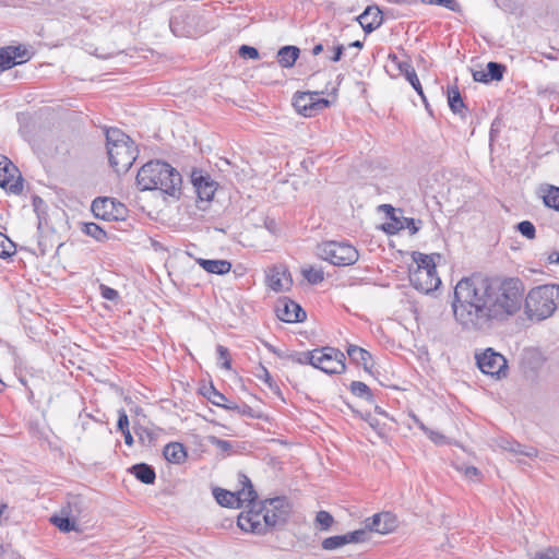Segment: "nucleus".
Listing matches in <instances>:
<instances>
[{
  "label": "nucleus",
  "instance_id": "obj_1",
  "mask_svg": "<svg viewBox=\"0 0 559 559\" xmlns=\"http://www.w3.org/2000/svg\"><path fill=\"white\" fill-rule=\"evenodd\" d=\"M524 305L530 320L543 321L559 306V285L533 287L524 298V285L515 277L490 283L463 277L454 287L451 304L455 322L466 332H489L514 317Z\"/></svg>",
  "mask_w": 559,
  "mask_h": 559
},
{
  "label": "nucleus",
  "instance_id": "obj_2",
  "mask_svg": "<svg viewBox=\"0 0 559 559\" xmlns=\"http://www.w3.org/2000/svg\"><path fill=\"white\" fill-rule=\"evenodd\" d=\"M292 506L287 498L276 497L261 502L258 510L249 509L238 515L237 524L243 532L265 535L271 530L284 526L289 519Z\"/></svg>",
  "mask_w": 559,
  "mask_h": 559
},
{
  "label": "nucleus",
  "instance_id": "obj_3",
  "mask_svg": "<svg viewBox=\"0 0 559 559\" xmlns=\"http://www.w3.org/2000/svg\"><path fill=\"white\" fill-rule=\"evenodd\" d=\"M182 179L169 164L151 160L143 165L136 175V186L141 191L159 190L170 197H177Z\"/></svg>",
  "mask_w": 559,
  "mask_h": 559
},
{
  "label": "nucleus",
  "instance_id": "obj_4",
  "mask_svg": "<svg viewBox=\"0 0 559 559\" xmlns=\"http://www.w3.org/2000/svg\"><path fill=\"white\" fill-rule=\"evenodd\" d=\"M105 136L110 166L117 174L127 173L139 154L134 141L118 128H107Z\"/></svg>",
  "mask_w": 559,
  "mask_h": 559
},
{
  "label": "nucleus",
  "instance_id": "obj_5",
  "mask_svg": "<svg viewBox=\"0 0 559 559\" xmlns=\"http://www.w3.org/2000/svg\"><path fill=\"white\" fill-rule=\"evenodd\" d=\"M318 255L337 266L352 265L359 258L355 247L337 241H328L318 246Z\"/></svg>",
  "mask_w": 559,
  "mask_h": 559
},
{
  "label": "nucleus",
  "instance_id": "obj_6",
  "mask_svg": "<svg viewBox=\"0 0 559 559\" xmlns=\"http://www.w3.org/2000/svg\"><path fill=\"white\" fill-rule=\"evenodd\" d=\"M314 368L329 374H340L345 371V355L337 348L325 346L316 348Z\"/></svg>",
  "mask_w": 559,
  "mask_h": 559
},
{
  "label": "nucleus",
  "instance_id": "obj_7",
  "mask_svg": "<svg viewBox=\"0 0 559 559\" xmlns=\"http://www.w3.org/2000/svg\"><path fill=\"white\" fill-rule=\"evenodd\" d=\"M329 93L328 85L314 92H298L294 96L293 105L295 109L305 117H311L317 111L329 107L330 102L325 98H320L319 95Z\"/></svg>",
  "mask_w": 559,
  "mask_h": 559
},
{
  "label": "nucleus",
  "instance_id": "obj_8",
  "mask_svg": "<svg viewBox=\"0 0 559 559\" xmlns=\"http://www.w3.org/2000/svg\"><path fill=\"white\" fill-rule=\"evenodd\" d=\"M478 368L483 373L500 378L506 376L507 359L492 348H487L484 353L476 355Z\"/></svg>",
  "mask_w": 559,
  "mask_h": 559
},
{
  "label": "nucleus",
  "instance_id": "obj_9",
  "mask_svg": "<svg viewBox=\"0 0 559 559\" xmlns=\"http://www.w3.org/2000/svg\"><path fill=\"white\" fill-rule=\"evenodd\" d=\"M0 187L14 194L23 190V179L17 167L5 156H0Z\"/></svg>",
  "mask_w": 559,
  "mask_h": 559
},
{
  "label": "nucleus",
  "instance_id": "obj_10",
  "mask_svg": "<svg viewBox=\"0 0 559 559\" xmlns=\"http://www.w3.org/2000/svg\"><path fill=\"white\" fill-rule=\"evenodd\" d=\"M92 212L96 217L106 221H117L126 213L123 204L110 198H98L92 203Z\"/></svg>",
  "mask_w": 559,
  "mask_h": 559
},
{
  "label": "nucleus",
  "instance_id": "obj_11",
  "mask_svg": "<svg viewBox=\"0 0 559 559\" xmlns=\"http://www.w3.org/2000/svg\"><path fill=\"white\" fill-rule=\"evenodd\" d=\"M409 282L415 289L425 294L436 290L441 284L437 271H431L429 269H409Z\"/></svg>",
  "mask_w": 559,
  "mask_h": 559
},
{
  "label": "nucleus",
  "instance_id": "obj_12",
  "mask_svg": "<svg viewBox=\"0 0 559 559\" xmlns=\"http://www.w3.org/2000/svg\"><path fill=\"white\" fill-rule=\"evenodd\" d=\"M275 312L281 321L287 323L301 322L306 318L305 310L288 298H282L277 301Z\"/></svg>",
  "mask_w": 559,
  "mask_h": 559
},
{
  "label": "nucleus",
  "instance_id": "obj_13",
  "mask_svg": "<svg viewBox=\"0 0 559 559\" xmlns=\"http://www.w3.org/2000/svg\"><path fill=\"white\" fill-rule=\"evenodd\" d=\"M366 527L370 532L389 534L397 527V519L391 512H381L366 520Z\"/></svg>",
  "mask_w": 559,
  "mask_h": 559
},
{
  "label": "nucleus",
  "instance_id": "obj_14",
  "mask_svg": "<svg viewBox=\"0 0 559 559\" xmlns=\"http://www.w3.org/2000/svg\"><path fill=\"white\" fill-rule=\"evenodd\" d=\"M191 181L195 188L198 199L201 202H209L213 199L216 191V183L210 176L203 175L202 171H193Z\"/></svg>",
  "mask_w": 559,
  "mask_h": 559
},
{
  "label": "nucleus",
  "instance_id": "obj_15",
  "mask_svg": "<svg viewBox=\"0 0 559 559\" xmlns=\"http://www.w3.org/2000/svg\"><path fill=\"white\" fill-rule=\"evenodd\" d=\"M362 29L369 34L379 28L383 22L382 11L377 5H368L365 11L356 17Z\"/></svg>",
  "mask_w": 559,
  "mask_h": 559
},
{
  "label": "nucleus",
  "instance_id": "obj_16",
  "mask_svg": "<svg viewBox=\"0 0 559 559\" xmlns=\"http://www.w3.org/2000/svg\"><path fill=\"white\" fill-rule=\"evenodd\" d=\"M266 278L269 287L275 292L286 290L293 283L290 274L282 265L271 267Z\"/></svg>",
  "mask_w": 559,
  "mask_h": 559
},
{
  "label": "nucleus",
  "instance_id": "obj_17",
  "mask_svg": "<svg viewBox=\"0 0 559 559\" xmlns=\"http://www.w3.org/2000/svg\"><path fill=\"white\" fill-rule=\"evenodd\" d=\"M240 483L242 484V488L235 492L239 508L242 507L243 503H248L250 509L258 510L261 507V502L257 503L258 493L254 490L251 480L246 475L241 474Z\"/></svg>",
  "mask_w": 559,
  "mask_h": 559
},
{
  "label": "nucleus",
  "instance_id": "obj_18",
  "mask_svg": "<svg viewBox=\"0 0 559 559\" xmlns=\"http://www.w3.org/2000/svg\"><path fill=\"white\" fill-rule=\"evenodd\" d=\"M347 355L349 357V359L357 364V365H361L364 367V369L368 372L371 371V368H372V364H371V360H372V357H371V354L364 349L362 347H359L357 345H348L347 349Z\"/></svg>",
  "mask_w": 559,
  "mask_h": 559
},
{
  "label": "nucleus",
  "instance_id": "obj_19",
  "mask_svg": "<svg viewBox=\"0 0 559 559\" xmlns=\"http://www.w3.org/2000/svg\"><path fill=\"white\" fill-rule=\"evenodd\" d=\"M164 457L174 464H181L187 457L185 447L179 442L168 443L163 451Z\"/></svg>",
  "mask_w": 559,
  "mask_h": 559
},
{
  "label": "nucleus",
  "instance_id": "obj_20",
  "mask_svg": "<svg viewBox=\"0 0 559 559\" xmlns=\"http://www.w3.org/2000/svg\"><path fill=\"white\" fill-rule=\"evenodd\" d=\"M130 473L135 476L141 483L151 485L155 481L156 474L154 468L146 463H139L133 465Z\"/></svg>",
  "mask_w": 559,
  "mask_h": 559
},
{
  "label": "nucleus",
  "instance_id": "obj_21",
  "mask_svg": "<svg viewBox=\"0 0 559 559\" xmlns=\"http://www.w3.org/2000/svg\"><path fill=\"white\" fill-rule=\"evenodd\" d=\"M198 263L209 273L223 275L230 271L231 263L227 260L199 259Z\"/></svg>",
  "mask_w": 559,
  "mask_h": 559
},
{
  "label": "nucleus",
  "instance_id": "obj_22",
  "mask_svg": "<svg viewBox=\"0 0 559 559\" xmlns=\"http://www.w3.org/2000/svg\"><path fill=\"white\" fill-rule=\"evenodd\" d=\"M300 50L296 46H284L277 51V62L283 68L294 67Z\"/></svg>",
  "mask_w": 559,
  "mask_h": 559
},
{
  "label": "nucleus",
  "instance_id": "obj_23",
  "mask_svg": "<svg viewBox=\"0 0 559 559\" xmlns=\"http://www.w3.org/2000/svg\"><path fill=\"white\" fill-rule=\"evenodd\" d=\"M213 496L216 500V502L226 508H239V503H237L236 493L222 489V488H214L213 489Z\"/></svg>",
  "mask_w": 559,
  "mask_h": 559
},
{
  "label": "nucleus",
  "instance_id": "obj_24",
  "mask_svg": "<svg viewBox=\"0 0 559 559\" xmlns=\"http://www.w3.org/2000/svg\"><path fill=\"white\" fill-rule=\"evenodd\" d=\"M413 260L415 262V266L411 267V270H436V263L432 255H428L421 252H413Z\"/></svg>",
  "mask_w": 559,
  "mask_h": 559
},
{
  "label": "nucleus",
  "instance_id": "obj_25",
  "mask_svg": "<svg viewBox=\"0 0 559 559\" xmlns=\"http://www.w3.org/2000/svg\"><path fill=\"white\" fill-rule=\"evenodd\" d=\"M117 428L122 432L126 444L132 445L133 437L129 428V418L124 409L118 411Z\"/></svg>",
  "mask_w": 559,
  "mask_h": 559
},
{
  "label": "nucleus",
  "instance_id": "obj_26",
  "mask_svg": "<svg viewBox=\"0 0 559 559\" xmlns=\"http://www.w3.org/2000/svg\"><path fill=\"white\" fill-rule=\"evenodd\" d=\"M404 73H405V78L406 80L409 82V84L414 87V90L418 93V95L421 97L426 108H428V103H427V99H426V96L424 94V91H423V87H421V84L419 82V79L414 70V68H412L411 66L406 64V68L404 70Z\"/></svg>",
  "mask_w": 559,
  "mask_h": 559
},
{
  "label": "nucleus",
  "instance_id": "obj_27",
  "mask_svg": "<svg viewBox=\"0 0 559 559\" xmlns=\"http://www.w3.org/2000/svg\"><path fill=\"white\" fill-rule=\"evenodd\" d=\"M16 64H21V61H14V50L11 49V46L0 48V72Z\"/></svg>",
  "mask_w": 559,
  "mask_h": 559
},
{
  "label": "nucleus",
  "instance_id": "obj_28",
  "mask_svg": "<svg viewBox=\"0 0 559 559\" xmlns=\"http://www.w3.org/2000/svg\"><path fill=\"white\" fill-rule=\"evenodd\" d=\"M448 103H449L451 110L454 114H461L462 109L465 107L464 102L461 97L460 91L456 86L449 88Z\"/></svg>",
  "mask_w": 559,
  "mask_h": 559
},
{
  "label": "nucleus",
  "instance_id": "obj_29",
  "mask_svg": "<svg viewBox=\"0 0 559 559\" xmlns=\"http://www.w3.org/2000/svg\"><path fill=\"white\" fill-rule=\"evenodd\" d=\"M504 450L516 453V454H523L528 457H533L537 455V450L535 448H526L522 444L515 442V441H506L504 444L501 445Z\"/></svg>",
  "mask_w": 559,
  "mask_h": 559
},
{
  "label": "nucleus",
  "instance_id": "obj_30",
  "mask_svg": "<svg viewBox=\"0 0 559 559\" xmlns=\"http://www.w3.org/2000/svg\"><path fill=\"white\" fill-rule=\"evenodd\" d=\"M543 200L546 206L552 207L559 212V188L555 186H548Z\"/></svg>",
  "mask_w": 559,
  "mask_h": 559
},
{
  "label": "nucleus",
  "instance_id": "obj_31",
  "mask_svg": "<svg viewBox=\"0 0 559 559\" xmlns=\"http://www.w3.org/2000/svg\"><path fill=\"white\" fill-rule=\"evenodd\" d=\"M51 522L63 533H69L76 528L75 521L72 520L69 514L64 516L55 515L51 518Z\"/></svg>",
  "mask_w": 559,
  "mask_h": 559
},
{
  "label": "nucleus",
  "instance_id": "obj_32",
  "mask_svg": "<svg viewBox=\"0 0 559 559\" xmlns=\"http://www.w3.org/2000/svg\"><path fill=\"white\" fill-rule=\"evenodd\" d=\"M345 545H347V539H346L345 534L326 537L322 540V544H321V546L324 550H334V549H337Z\"/></svg>",
  "mask_w": 559,
  "mask_h": 559
},
{
  "label": "nucleus",
  "instance_id": "obj_33",
  "mask_svg": "<svg viewBox=\"0 0 559 559\" xmlns=\"http://www.w3.org/2000/svg\"><path fill=\"white\" fill-rule=\"evenodd\" d=\"M350 392L358 397L366 399L367 401H372V393L369 386L360 381H353L350 384Z\"/></svg>",
  "mask_w": 559,
  "mask_h": 559
},
{
  "label": "nucleus",
  "instance_id": "obj_34",
  "mask_svg": "<svg viewBox=\"0 0 559 559\" xmlns=\"http://www.w3.org/2000/svg\"><path fill=\"white\" fill-rule=\"evenodd\" d=\"M294 362L299 365H311L314 367L316 349L310 352L296 353L288 356Z\"/></svg>",
  "mask_w": 559,
  "mask_h": 559
},
{
  "label": "nucleus",
  "instance_id": "obj_35",
  "mask_svg": "<svg viewBox=\"0 0 559 559\" xmlns=\"http://www.w3.org/2000/svg\"><path fill=\"white\" fill-rule=\"evenodd\" d=\"M506 67L501 63L490 61L487 64V74L489 81H500L503 78Z\"/></svg>",
  "mask_w": 559,
  "mask_h": 559
},
{
  "label": "nucleus",
  "instance_id": "obj_36",
  "mask_svg": "<svg viewBox=\"0 0 559 559\" xmlns=\"http://www.w3.org/2000/svg\"><path fill=\"white\" fill-rule=\"evenodd\" d=\"M370 531L365 526V528L356 530L354 532L346 533L347 544H357L365 543L369 539Z\"/></svg>",
  "mask_w": 559,
  "mask_h": 559
},
{
  "label": "nucleus",
  "instance_id": "obj_37",
  "mask_svg": "<svg viewBox=\"0 0 559 559\" xmlns=\"http://www.w3.org/2000/svg\"><path fill=\"white\" fill-rule=\"evenodd\" d=\"M83 231L96 239L97 241H102L106 238V233L95 223H85L83 227Z\"/></svg>",
  "mask_w": 559,
  "mask_h": 559
},
{
  "label": "nucleus",
  "instance_id": "obj_38",
  "mask_svg": "<svg viewBox=\"0 0 559 559\" xmlns=\"http://www.w3.org/2000/svg\"><path fill=\"white\" fill-rule=\"evenodd\" d=\"M14 252V243L4 234L0 233V258H9Z\"/></svg>",
  "mask_w": 559,
  "mask_h": 559
},
{
  "label": "nucleus",
  "instance_id": "obj_39",
  "mask_svg": "<svg viewBox=\"0 0 559 559\" xmlns=\"http://www.w3.org/2000/svg\"><path fill=\"white\" fill-rule=\"evenodd\" d=\"M302 275L310 284H319L324 280L323 271L320 269L308 267L302 270Z\"/></svg>",
  "mask_w": 559,
  "mask_h": 559
},
{
  "label": "nucleus",
  "instance_id": "obj_40",
  "mask_svg": "<svg viewBox=\"0 0 559 559\" xmlns=\"http://www.w3.org/2000/svg\"><path fill=\"white\" fill-rule=\"evenodd\" d=\"M316 523L321 531H328L334 523L333 516L328 511H319L316 515Z\"/></svg>",
  "mask_w": 559,
  "mask_h": 559
},
{
  "label": "nucleus",
  "instance_id": "obj_41",
  "mask_svg": "<svg viewBox=\"0 0 559 559\" xmlns=\"http://www.w3.org/2000/svg\"><path fill=\"white\" fill-rule=\"evenodd\" d=\"M518 231L527 239H534L536 229L530 221H522L516 225Z\"/></svg>",
  "mask_w": 559,
  "mask_h": 559
},
{
  "label": "nucleus",
  "instance_id": "obj_42",
  "mask_svg": "<svg viewBox=\"0 0 559 559\" xmlns=\"http://www.w3.org/2000/svg\"><path fill=\"white\" fill-rule=\"evenodd\" d=\"M402 229H404L403 217L399 218L395 215L391 216V221L383 225V230L391 235L396 234Z\"/></svg>",
  "mask_w": 559,
  "mask_h": 559
},
{
  "label": "nucleus",
  "instance_id": "obj_43",
  "mask_svg": "<svg viewBox=\"0 0 559 559\" xmlns=\"http://www.w3.org/2000/svg\"><path fill=\"white\" fill-rule=\"evenodd\" d=\"M425 4H437L444 7L453 12H460L461 5L456 0H421Z\"/></svg>",
  "mask_w": 559,
  "mask_h": 559
},
{
  "label": "nucleus",
  "instance_id": "obj_44",
  "mask_svg": "<svg viewBox=\"0 0 559 559\" xmlns=\"http://www.w3.org/2000/svg\"><path fill=\"white\" fill-rule=\"evenodd\" d=\"M216 352L218 355V360L221 361V367L225 369H230V358L228 349L223 345H217Z\"/></svg>",
  "mask_w": 559,
  "mask_h": 559
},
{
  "label": "nucleus",
  "instance_id": "obj_45",
  "mask_svg": "<svg viewBox=\"0 0 559 559\" xmlns=\"http://www.w3.org/2000/svg\"><path fill=\"white\" fill-rule=\"evenodd\" d=\"M238 53L242 58H249L253 60L259 59L260 57L258 49L248 45L240 46Z\"/></svg>",
  "mask_w": 559,
  "mask_h": 559
},
{
  "label": "nucleus",
  "instance_id": "obj_46",
  "mask_svg": "<svg viewBox=\"0 0 559 559\" xmlns=\"http://www.w3.org/2000/svg\"><path fill=\"white\" fill-rule=\"evenodd\" d=\"M209 400L212 404L219 406V407H224L227 402L226 396L224 394H222L221 392L216 391L213 386L211 389Z\"/></svg>",
  "mask_w": 559,
  "mask_h": 559
},
{
  "label": "nucleus",
  "instance_id": "obj_47",
  "mask_svg": "<svg viewBox=\"0 0 559 559\" xmlns=\"http://www.w3.org/2000/svg\"><path fill=\"white\" fill-rule=\"evenodd\" d=\"M11 49L14 50V61H21V63H23L31 58V53L25 47L11 46Z\"/></svg>",
  "mask_w": 559,
  "mask_h": 559
},
{
  "label": "nucleus",
  "instance_id": "obj_48",
  "mask_svg": "<svg viewBox=\"0 0 559 559\" xmlns=\"http://www.w3.org/2000/svg\"><path fill=\"white\" fill-rule=\"evenodd\" d=\"M456 469L462 472L464 476L471 480H475L480 475V472L475 466H457Z\"/></svg>",
  "mask_w": 559,
  "mask_h": 559
},
{
  "label": "nucleus",
  "instance_id": "obj_49",
  "mask_svg": "<svg viewBox=\"0 0 559 559\" xmlns=\"http://www.w3.org/2000/svg\"><path fill=\"white\" fill-rule=\"evenodd\" d=\"M99 290H100L102 297L107 300L114 301V300H117L119 297L118 292L116 289L108 287L104 284H100Z\"/></svg>",
  "mask_w": 559,
  "mask_h": 559
},
{
  "label": "nucleus",
  "instance_id": "obj_50",
  "mask_svg": "<svg viewBox=\"0 0 559 559\" xmlns=\"http://www.w3.org/2000/svg\"><path fill=\"white\" fill-rule=\"evenodd\" d=\"M332 78V74L326 71H318L308 78V82L316 86L318 81H326Z\"/></svg>",
  "mask_w": 559,
  "mask_h": 559
},
{
  "label": "nucleus",
  "instance_id": "obj_51",
  "mask_svg": "<svg viewBox=\"0 0 559 559\" xmlns=\"http://www.w3.org/2000/svg\"><path fill=\"white\" fill-rule=\"evenodd\" d=\"M403 222H404V228H407L409 230L411 235H415L419 230L420 224H421V221H419V219L406 218V217H403Z\"/></svg>",
  "mask_w": 559,
  "mask_h": 559
},
{
  "label": "nucleus",
  "instance_id": "obj_52",
  "mask_svg": "<svg viewBox=\"0 0 559 559\" xmlns=\"http://www.w3.org/2000/svg\"><path fill=\"white\" fill-rule=\"evenodd\" d=\"M255 376L263 380L264 383H266L269 385V388H273V379L269 372V370L264 367V366H259L258 368V372L255 373Z\"/></svg>",
  "mask_w": 559,
  "mask_h": 559
},
{
  "label": "nucleus",
  "instance_id": "obj_53",
  "mask_svg": "<svg viewBox=\"0 0 559 559\" xmlns=\"http://www.w3.org/2000/svg\"><path fill=\"white\" fill-rule=\"evenodd\" d=\"M559 550L548 549L546 551L536 552L533 559H558Z\"/></svg>",
  "mask_w": 559,
  "mask_h": 559
},
{
  "label": "nucleus",
  "instance_id": "obj_54",
  "mask_svg": "<svg viewBox=\"0 0 559 559\" xmlns=\"http://www.w3.org/2000/svg\"><path fill=\"white\" fill-rule=\"evenodd\" d=\"M134 430H135V435L139 437L140 441L143 443L145 442V438H147L150 442L154 439L153 433L150 432L145 428H135Z\"/></svg>",
  "mask_w": 559,
  "mask_h": 559
},
{
  "label": "nucleus",
  "instance_id": "obj_55",
  "mask_svg": "<svg viewBox=\"0 0 559 559\" xmlns=\"http://www.w3.org/2000/svg\"><path fill=\"white\" fill-rule=\"evenodd\" d=\"M426 435L429 437V439L431 441H433L435 443H443L444 440H445V437L443 435H441L440 432H437V431H433V430H430L428 429V432H426Z\"/></svg>",
  "mask_w": 559,
  "mask_h": 559
},
{
  "label": "nucleus",
  "instance_id": "obj_56",
  "mask_svg": "<svg viewBox=\"0 0 559 559\" xmlns=\"http://www.w3.org/2000/svg\"><path fill=\"white\" fill-rule=\"evenodd\" d=\"M473 79L476 82H483V83H488L489 82L488 74L484 70L474 71L473 72Z\"/></svg>",
  "mask_w": 559,
  "mask_h": 559
},
{
  "label": "nucleus",
  "instance_id": "obj_57",
  "mask_svg": "<svg viewBox=\"0 0 559 559\" xmlns=\"http://www.w3.org/2000/svg\"><path fill=\"white\" fill-rule=\"evenodd\" d=\"M343 50H344L343 45H338L337 47H335V49H334V55H333V57L331 58V59H332V61H334V62L340 61V60H341V58H342V55H343Z\"/></svg>",
  "mask_w": 559,
  "mask_h": 559
},
{
  "label": "nucleus",
  "instance_id": "obj_58",
  "mask_svg": "<svg viewBox=\"0 0 559 559\" xmlns=\"http://www.w3.org/2000/svg\"><path fill=\"white\" fill-rule=\"evenodd\" d=\"M238 414L246 415V416H252V408L246 404H241L240 408L237 412Z\"/></svg>",
  "mask_w": 559,
  "mask_h": 559
},
{
  "label": "nucleus",
  "instance_id": "obj_59",
  "mask_svg": "<svg viewBox=\"0 0 559 559\" xmlns=\"http://www.w3.org/2000/svg\"><path fill=\"white\" fill-rule=\"evenodd\" d=\"M413 421L426 433L428 432V427L425 426V424L414 414L411 415Z\"/></svg>",
  "mask_w": 559,
  "mask_h": 559
},
{
  "label": "nucleus",
  "instance_id": "obj_60",
  "mask_svg": "<svg viewBox=\"0 0 559 559\" xmlns=\"http://www.w3.org/2000/svg\"><path fill=\"white\" fill-rule=\"evenodd\" d=\"M215 443L217 444V447L219 449L225 450V451L230 448L229 442L226 440L215 439Z\"/></svg>",
  "mask_w": 559,
  "mask_h": 559
},
{
  "label": "nucleus",
  "instance_id": "obj_61",
  "mask_svg": "<svg viewBox=\"0 0 559 559\" xmlns=\"http://www.w3.org/2000/svg\"><path fill=\"white\" fill-rule=\"evenodd\" d=\"M224 408L229 409V411L238 412V409L240 408V405H238V404H236V403H234V402H229V401L227 400V402H226V404H225Z\"/></svg>",
  "mask_w": 559,
  "mask_h": 559
},
{
  "label": "nucleus",
  "instance_id": "obj_62",
  "mask_svg": "<svg viewBox=\"0 0 559 559\" xmlns=\"http://www.w3.org/2000/svg\"><path fill=\"white\" fill-rule=\"evenodd\" d=\"M548 262L549 263H559V252L554 251L548 255Z\"/></svg>",
  "mask_w": 559,
  "mask_h": 559
},
{
  "label": "nucleus",
  "instance_id": "obj_63",
  "mask_svg": "<svg viewBox=\"0 0 559 559\" xmlns=\"http://www.w3.org/2000/svg\"><path fill=\"white\" fill-rule=\"evenodd\" d=\"M381 207L385 211V213H386L390 217L395 215V209H394L392 205H390V204H383Z\"/></svg>",
  "mask_w": 559,
  "mask_h": 559
},
{
  "label": "nucleus",
  "instance_id": "obj_64",
  "mask_svg": "<svg viewBox=\"0 0 559 559\" xmlns=\"http://www.w3.org/2000/svg\"><path fill=\"white\" fill-rule=\"evenodd\" d=\"M323 51V45L322 44H318L316 45L313 48H312V55L313 56H318L319 53H321Z\"/></svg>",
  "mask_w": 559,
  "mask_h": 559
}]
</instances>
